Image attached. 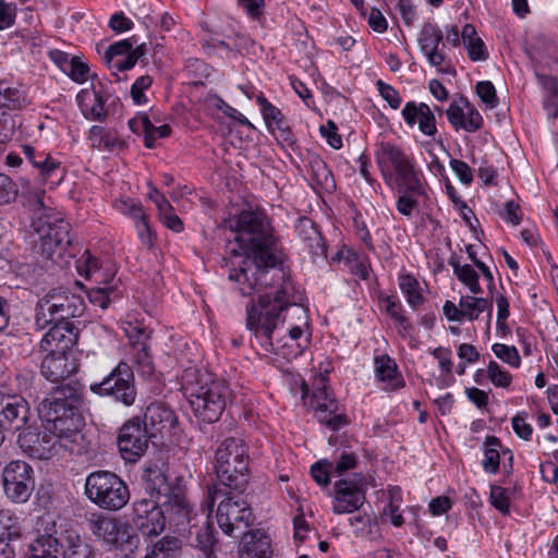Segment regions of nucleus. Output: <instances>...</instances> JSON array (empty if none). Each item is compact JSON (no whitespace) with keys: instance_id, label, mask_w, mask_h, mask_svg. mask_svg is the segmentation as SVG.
<instances>
[{"instance_id":"nucleus-62","label":"nucleus","mask_w":558,"mask_h":558,"mask_svg":"<svg viewBox=\"0 0 558 558\" xmlns=\"http://www.w3.org/2000/svg\"><path fill=\"white\" fill-rule=\"evenodd\" d=\"M376 86L380 96L389 104L392 109H398L400 107L402 99L399 93L391 85L386 84L383 81H377Z\"/></svg>"},{"instance_id":"nucleus-36","label":"nucleus","mask_w":558,"mask_h":558,"mask_svg":"<svg viewBox=\"0 0 558 558\" xmlns=\"http://www.w3.org/2000/svg\"><path fill=\"white\" fill-rule=\"evenodd\" d=\"M387 183L396 189L397 194L417 198L426 194V184L418 177H385Z\"/></svg>"},{"instance_id":"nucleus-3","label":"nucleus","mask_w":558,"mask_h":558,"mask_svg":"<svg viewBox=\"0 0 558 558\" xmlns=\"http://www.w3.org/2000/svg\"><path fill=\"white\" fill-rule=\"evenodd\" d=\"M181 390L196 418L203 423L217 422L231 401L228 383L196 367H187L181 376Z\"/></svg>"},{"instance_id":"nucleus-53","label":"nucleus","mask_w":558,"mask_h":558,"mask_svg":"<svg viewBox=\"0 0 558 558\" xmlns=\"http://www.w3.org/2000/svg\"><path fill=\"white\" fill-rule=\"evenodd\" d=\"M486 373L490 383L497 388H508L512 383V375L496 361L488 363Z\"/></svg>"},{"instance_id":"nucleus-55","label":"nucleus","mask_w":558,"mask_h":558,"mask_svg":"<svg viewBox=\"0 0 558 558\" xmlns=\"http://www.w3.org/2000/svg\"><path fill=\"white\" fill-rule=\"evenodd\" d=\"M20 534L17 518L12 517L9 511H0V538H19Z\"/></svg>"},{"instance_id":"nucleus-8","label":"nucleus","mask_w":558,"mask_h":558,"mask_svg":"<svg viewBox=\"0 0 558 558\" xmlns=\"http://www.w3.org/2000/svg\"><path fill=\"white\" fill-rule=\"evenodd\" d=\"M216 474L226 486L233 490H244L247 485L248 454L243 440L229 437L223 439L215 453Z\"/></svg>"},{"instance_id":"nucleus-16","label":"nucleus","mask_w":558,"mask_h":558,"mask_svg":"<svg viewBox=\"0 0 558 558\" xmlns=\"http://www.w3.org/2000/svg\"><path fill=\"white\" fill-rule=\"evenodd\" d=\"M2 483L5 496L13 502H26L34 489V470L25 461L14 460L2 470Z\"/></svg>"},{"instance_id":"nucleus-19","label":"nucleus","mask_w":558,"mask_h":558,"mask_svg":"<svg viewBox=\"0 0 558 558\" xmlns=\"http://www.w3.org/2000/svg\"><path fill=\"white\" fill-rule=\"evenodd\" d=\"M256 102L259 106L268 132L276 137L279 144L292 146L294 144V135L281 110L269 102L263 94L256 96Z\"/></svg>"},{"instance_id":"nucleus-27","label":"nucleus","mask_w":558,"mask_h":558,"mask_svg":"<svg viewBox=\"0 0 558 558\" xmlns=\"http://www.w3.org/2000/svg\"><path fill=\"white\" fill-rule=\"evenodd\" d=\"M374 373L386 391H396L405 385L402 375L398 372L396 362L387 354L375 356Z\"/></svg>"},{"instance_id":"nucleus-29","label":"nucleus","mask_w":558,"mask_h":558,"mask_svg":"<svg viewBox=\"0 0 558 558\" xmlns=\"http://www.w3.org/2000/svg\"><path fill=\"white\" fill-rule=\"evenodd\" d=\"M87 524L88 530L94 536L105 544L110 545L117 542L120 527L123 523L104 513H94L88 518Z\"/></svg>"},{"instance_id":"nucleus-4","label":"nucleus","mask_w":558,"mask_h":558,"mask_svg":"<svg viewBox=\"0 0 558 558\" xmlns=\"http://www.w3.org/2000/svg\"><path fill=\"white\" fill-rule=\"evenodd\" d=\"M291 293V282L276 286L275 290L263 292L257 303L246 307V327L266 351L276 349L274 333L281 326V315Z\"/></svg>"},{"instance_id":"nucleus-39","label":"nucleus","mask_w":558,"mask_h":558,"mask_svg":"<svg viewBox=\"0 0 558 558\" xmlns=\"http://www.w3.org/2000/svg\"><path fill=\"white\" fill-rule=\"evenodd\" d=\"M459 303L463 318L477 319L485 311H488V318H492V303L487 299L466 295L462 296Z\"/></svg>"},{"instance_id":"nucleus-48","label":"nucleus","mask_w":558,"mask_h":558,"mask_svg":"<svg viewBox=\"0 0 558 558\" xmlns=\"http://www.w3.org/2000/svg\"><path fill=\"white\" fill-rule=\"evenodd\" d=\"M125 336L128 337L132 349L148 344L150 339V330L138 322L126 320L123 326Z\"/></svg>"},{"instance_id":"nucleus-31","label":"nucleus","mask_w":558,"mask_h":558,"mask_svg":"<svg viewBox=\"0 0 558 558\" xmlns=\"http://www.w3.org/2000/svg\"><path fill=\"white\" fill-rule=\"evenodd\" d=\"M377 159L388 171L393 170L397 174H410L412 171L408 156L393 145L383 144L377 153Z\"/></svg>"},{"instance_id":"nucleus-1","label":"nucleus","mask_w":558,"mask_h":558,"mask_svg":"<svg viewBox=\"0 0 558 558\" xmlns=\"http://www.w3.org/2000/svg\"><path fill=\"white\" fill-rule=\"evenodd\" d=\"M229 259V280L243 296L275 290L276 286L290 283V279L276 253L274 260L266 258L265 252H244L231 248Z\"/></svg>"},{"instance_id":"nucleus-46","label":"nucleus","mask_w":558,"mask_h":558,"mask_svg":"<svg viewBox=\"0 0 558 558\" xmlns=\"http://www.w3.org/2000/svg\"><path fill=\"white\" fill-rule=\"evenodd\" d=\"M26 102L24 93L0 81V108L15 110L23 107Z\"/></svg>"},{"instance_id":"nucleus-24","label":"nucleus","mask_w":558,"mask_h":558,"mask_svg":"<svg viewBox=\"0 0 558 558\" xmlns=\"http://www.w3.org/2000/svg\"><path fill=\"white\" fill-rule=\"evenodd\" d=\"M401 114L409 126L417 124L418 130L424 135L433 136L436 134V119L428 105L409 101L403 107Z\"/></svg>"},{"instance_id":"nucleus-50","label":"nucleus","mask_w":558,"mask_h":558,"mask_svg":"<svg viewBox=\"0 0 558 558\" xmlns=\"http://www.w3.org/2000/svg\"><path fill=\"white\" fill-rule=\"evenodd\" d=\"M421 52L427 59V62L432 66H435L439 72L447 73V74L454 73V70L447 61L446 56L440 46L433 47V48H424V49H421Z\"/></svg>"},{"instance_id":"nucleus-9","label":"nucleus","mask_w":558,"mask_h":558,"mask_svg":"<svg viewBox=\"0 0 558 558\" xmlns=\"http://www.w3.org/2000/svg\"><path fill=\"white\" fill-rule=\"evenodd\" d=\"M27 558H97L95 549L75 531L60 537L53 533L38 534L28 545Z\"/></svg>"},{"instance_id":"nucleus-61","label":"nucleus","mask_w":558,"mask_h":558,"mask_svg":"<svg viewBox=\"0 0 558 558\" xmlns=\"http://www.w3.org/2000/svg\"><path fill=\"white\" fill-rule=\"evenodd\" d=\"M357 465V457L353 452H342L335 462L332 473L340 476L347 471L355 469Z\"/></svg>"},{"instance_id":"nucleus-23","label":"nucleus","mask_w":558,"mask_h":558,"mask_svg":"<svg viewBox=\"0 0 558 558\" xmlns=\"http://www.w3.org/2000/svg\"><path fill=\"white\" fill-rule=\"evenodd\" d=\"M446 114L448 121L456 130L461 129L472 133L481 129L483 124L481 113L464 98L460 102L450 104Z\"/></svg>"},{"instance_id":"nucleus-12","label":"nucleus","mask_w":558,"mask_h":558,"mask_svg":"<svg viewBox=\"0 0 558 558\" xmlns=\"http://www.w3.org/2000/svg\"><path fill=\"white\" fill-rule=\"evenodd\" d=\"M76 100L84 117L94 121H102L119 101L111 83L99 80L83 88Z\"/></svg>"},{"instance_id":"nucleus-11","label":"nucleus","mask_w":558,"mask_h":558,"mask_svg":"<svg viewBox=\"0 0 558 558\" xmlns=\"http://www.w3.org/2000/svg\"><path fill=\"white\" fill-rule=\"evenodd\" d=\"M85 495L99 508L114 511L122 509L130 499L126 484L109 471L90 473L85 482Z\"/></svg>"},{"instance_id":"nucleus-18","label":"nucleus","mask_w":558,"mask_h":558,"mask_svg":"<svg viewBox=\"0 0 558 558\" xmlns=\"http://www.w3.org/2000/svg\"><path fill=\"white\" fill-rule=\"evenodd\" d=\"M65 442L56 433H49L46 429L41 436L32 432H23L17 437L20 448L28 456L40 460L49 459L57 452L58 446L74 451V446L78 444L69 441L66 445Z\"/></svg>"},{"instance_id":"nucleus-59","label":"nucleus","mask_w":558,"mask_h":558,"mask_svg":"<svg viewBox=\"0 0 558 558\" xmlns=\"http://www.w3.org/2000/svg\"><path fill=\"white\" fill-rule=\"evenodd\" d=\"M476 93L481 100L488 108H496L498 105V98L496 96V89L492 82L482 81L476 84Z\"/></svg>"},{"instance_id":"nucleus-17","label":"nucleus","mask_w":558,"mask_h":558,"mask_svg":"<svg viewBox=\"0 0 558 558\" xmlns=\"http://www.w3.org/2000/svg\"><path fill=\"white\" fill-rule=\"evenodd\" d=\"M159 500L142 498L133 504L132 522L145 537L157 536L165 530L166 518Z\"/></svg>"},{"instance_id":"nucleus-21","label":"nucleus","mask_w":558,"mask_h":558,"mask_svg":"<svg viewBox=\"0 0 558 558\" xmlns=\"http://www.w3.org/2000/svg\"><path fill=\"white\" fill-rule=\"evenodd\" d=\"M44 335L39 347L46 353H68L76 342L77 333L71 322H53Z\"/></svg>"},{"instance_id":"nucleus-52","label":"nucleus","mask_w":558,"mask_h":558,"mask_svg":"<svg viewBox=\"0 0 558 558\" xmlns=\"http://www.w3.org/2000/svg\"><path fill=\"white\" fill-rule=\"evenodd\" d=\"M492 351L504 363L513 368H519L521 365V357L519 351L514 345H507L504 343H495L492 345Z\"/></svg>"},{"instance_id":"nucleus-47","label":"nucleus","mask_w":558,"mask_h":558,"mask_svg":"<svg viewBox=\"0 0 558 558\" xmlns=\"http://www.w3.org/2000/svg\"><path fill=\"white\" fill-rule=\"evenodd\" d=\"M444 35L441 29L432 22H425L417 35V44L421 49L433 48L441 45Z\"/></svg>"},{"instance_id":"nucleus-28","label":"nucleus","mask_w":558,"mask_h":558,"mask_svg":"<svg viewBox=\"0 0 558 558\" xmlns=\"http://www.w3.org/2000/svg\"><path fill=\"white\" fill-rule=\"evenodd\" d=\"M129 126L134 133H142L144 135V145L147 148L156 146L157 138L168 137L171 133V128L168 124L155 125L150 117L143 113L137 114L129 121Z\"/></svg>"},{"instance_id":"nucleus-41","label":"nucleus","mask_w":558,"mask_h":558,"mask_svg":"<svg viewBox=\"0 0 558 558\" xmlns=\"http://www.w3.org/2000/svg\"><path fill=\"white\" fill-rule=\"evenodd\" d=\"M353 533L357 537L374 538L378 534L376 520L366 513H357L349 519Z\"/></svg>"},{"instance_id":"nucleus-35","label":"nucleus","mask_w":558,"mask_h":558,"mask_svg":"<svg viewBox=\"0 0 558 558\" xmlns=\"http://www.w3.org/2000/svg\"><path fill=\"white\" fill-rule=\"evenodd\" d=\"M245 550L241 558H270V539L260 530H254L244 538Z\"/></svg>"},{"instance_id":"nucleus-57","label":"nucleus","mask_w":558,"mask_h":558,"mask_svg":"<svg viewBox=\"0 0 558 558\" xmlns=\"http://www.w3.org/2000/svg\"><path fill=\"white\" fill-rule=\"evenodd\" d=\"M65 74L76 83H84L92 78L90 70L78 57H73Z\"/></svg>"},{"instance_id":"nucleus-45","label":"nucleus","mask_w":558,"mask_h":558,"mask_svg":"<svg viewBox=\"0 0 558 558\" xmlns=\"http://www.w3.org/2000/svg\"><path fill=\"white\" fill-rule=\"evenodd\" d=\"M181 548V542L173 536H165L146 554L145 558H174Z\"/></svg>"},{"instance_id":"nucleus-43","label":"nucleus","mask_w":558,"mask_h":558,"mask_svg":"<svg viewBox=\"0 0 558 558\" xmlns=\"http://www.w3.org/2000/svg\"><path fill=\"white\" fill-rule=\"evenodd\" d=\"M449 264L452 266L453 274L459 281L468 287L472 294L477 295L483 292L478 282V275L471 265H460L458 262H450Z\"/></svg>"},{"instance_id":"nucleus-38","label":"nucleus","mask_w":558,"mask_h":558,"mask_svg":"<svg viewBox=\"0 0 558 558\" xmlns=\"http://www.w3.org/2000/svg\"><path fill=\"white\" fill-rule=\"evenodd\" d=\"M291 318H296V322H290V326L288 327L289 338L292 341H299L303 337V342L306 343L308 341L305 332L308 329V314L307 310L302 305H294L291 307Z\"/></svg>"},{"instance_id":"nucleus-34","label":"nucleus","mask_w":558,"mask_h":558,"mask_svg":"<svg viewBox=\"0 0 558 558\" xmlns=\"http://www.w3.org/2000/svg\"><path fill=\"white\" fill-rule=\"evenodd\" d=\"M144 416L145 420L143 423L146 424V427L148 428V426H150L156 432L170 429L173 427L175 422L173 411L162 403H151L147 407Z\"/></svg>"},{"instance_id":"nucleus-56","label":"nucleus","mask_w":558,"mask_h":558,"mask_svg":"<svg viewBox=\"0 0 558 558\" xmlns=\"http://www.w3.org/2000/svg\"><path fill=\"white\" fill-rule=\"evenodd\" d=\"M511 425L513 428V432L515 435L525 440L529 441L532 438L533 435V427L527 422V413L525 411L518 412L512 418H511Z\"/></svg>"},{"instance_id":"nucleus-60","label":"nucleus","mask_w":558,"mask_h":558,"mask_svg":"<svg viewBox=\"0 0 558 558\" xmlns=\"http://www.w3.org/2000/svg\"><path fill=\"white\" fill-rule=\"evenodd\" d=\"M153 78L149 75L140 76L131 87V96L136 105H144L147 98L144 94L151 86Z\"/></svg>"},{"instance_id":"nucleus-32","label":"nucleus","mask_w":558,"mask_h":558,"mask_svg":"<svg viewBox=\"0 0 558 558\" xmlns=\"http://www.w3.org/2000/svg\"><path fill=\"white\" fill-rule=\"evenodd\" d=\"M298 236L307 244L314 257H326V247L319 231L307 217H301L295 225Z\"/></svg>"},{"instance_id":"nucleus-64","label":"nucleus","mask_w":558,"mask_h":558,"mask_svg":"<svg viewBox=\"0 0 558 558\" xmlns=\"http://www.w3.org/2000/svg\"><path fill=\"white\" fill-rule=\"evenodd\" d=\"M19 194L16 184L11 177H0V204H7L14 201Z\"/></svg>"},{"instance_id":"nucleus-5","label":"nucleus","mask_w":558,"mask_h":558,"mask_svg":"<svg viewBox=\"0 0 558 558\" xmlns=\"http://www.w3.org/2000/svg\"><path fill=\"white\" fill-rule=\"evenodd\" d=\"M226 228L234 232L236 250L265 252L268 260H274L275 238L270 222L260 208H247L225 221Z\"/></svg>"},{"instance_id":"nucleus-22","label":"nucleus","mask_w":558,"mask_h":558,"mask_svg":"<svg viewBox=\"0 0 558 558\" xmlns=\"http://www.w3.org/2000/svg\"><path fill=\"white\" fill-rule=\"evenodd\" d=\"M365 501L363 489L355 482L340 480L335 483L332 510L337 514L352 513Z\"/></svg>"},{"instance_id":"nucleus-51","label":"nucleus","mask_w":558,"mask_h":558,"mask_svg":"<svg viewBox=\"0 0 558 558\" xmlns=\"http://www.w3.org/2000/svg\"><path fill=\"white\" fill-rule=\"evenodd\" d=\"M432 354L438 361L440 372L445 376V378L442 379L444 384H452L454 381V378L451 375L453 368L451 351L449 349L438 347L432 352Z\"/></svg>"},{"instance_id":"nucleus-33","label":"nucleus","mask_w":558,"mask_h":558,"mask_svg":"<svg viewBox=\"0 0 558 558\" xmlns=\"http://www.w3.org/2000/svg\"><path fill=\"white\" fill-rule=\"evenodd\" d=\"M500 440L495 436L486 437L484 441V459L482 465L485 472L496 474L499 470L500 457L508 456L509 465L512 466V452L509 449L501 450Z\"/></svg>"},{"instance_id":"nucleus-58","label":"nucleus","mask_w":558,"mask_h":558,"mask_svg":"<svg viewBox=\"0 0 558 558\" xmlns=\"http://www.w3.org/2000/svg\"><path fill=\"white\" fill-rule=\"evenodd\" d=\"M489 500L490 504L501 513L507 514L509 512L510 497L508 489L497 485L492 486Z\"/></svg>"},{"instance_id":"nucleus-15","label":"nucleus","mask_w":558,"mask_h":558,"mask_svg":"<svg viewBox=\"0 0 558 558\" xmlns=\"http://www.w3.org/2000/svg\"><path fill=\"white\" fill-rule=\"evenodd\" d=\"M150 436L146 424L138 416L128 420L117 437L121 458L129 463L137 462L147 451Z\"/></svg>"},{"instance_id":"nucleus-44","label":"nucleus","mask_w":558,"mask_h":558,"mask_svg":"<svg viewBox=\"0 0 558 558\" xmlns=\"http://www.w3.org/2000/svg\"><path fill=\"white\" fill-rule=\"evenodd\" d=\"M399 288L411 307L416 308L423 303L424 298L420 292V283L412 275H401L399 277Z\"/></svg>"},{"instance_id":"nucleus-13","label":"nucleus","mask_w":558,"mask_h":558,"mask_svg":"<svg viewBox=\"0 0 558 558\" xmlns=\"http://www.w3.org/2000/svg\"><path fill=\"white\" fill-rule=\"evenodd\" d=\"M310 405L315 411L319 423L337 430L348 424V418L340 403L329 392L325 376H317L313 383Z\"/></svg>"},{"instance_id":"nucleus-2","label":"nucleus","mask_w":558,"mask_h":558,"mask_svg":"<svg viewBox=\"0 0 558 558\" xmlns=\"http://www.w3.org/2000/svg\"><path fill=\"white\" fill-rule=\"evenodd\" d=\"M82 391L71 385L53 388L38 404V417L44 428L68 442H80L85 426L82 414Z\"/></svg>"},{"instance_id":"nucleus-30","label":"nucleus","mask_w":558,"mask_h":558,"mask_svg":"<svg viewBox=\"0 0 558 558\" xmlns=\"http://www.w3.org/2000/svg\"><path fill=\"white\" fill-rule=\"evenodd\" d=\"M134 43L131 38L120 40L108 47L104 60L111 70L125 71L134 66L131 50Z\"/></svg>"},{"instance_id":"nucleus-20","label":"nucleus","mask_w":558,"mask_h":558,"mask_svg":"<svg viewBox=\"0 0 558 558\" xmlns=\"http://www.w3.org/2000/svg\"><path fill=\"white\" fill-rule=\"evenodd\" d=\"M31 418L28 402L21 396H7L0 401V423L7 430H22Z\"/></svg>"},{"instance_id":"nucleus-14","label":"nucleus","mask_w":558,"mask_h":558,"mask_svg":"<svg viewBox=\"0 0 558 558\" xmlns=\"http://www.w3.org/2000/svg\"><path fill=\"white\" fill-rule=\"evenodd\" d=\"M90 391L98 396H110L130 407L136 398L134 375L125 362H120L100 383L92 384Z\"/></svg>"},{"instance_id":"nucleus-25","label":"nucleus","mask_w":558,"mask_h":558,"mask_svg":"<svg viewBox=\"0 0 558 558\" xmlns=\"http://www.w3.org/2000/svg\"><path fill=\"white\" fill-rule=\"evenodd\" d=\"M75 372L76 365L68 353H46L41 361L40 373L52 383L63 380Z\"/></svg>"},{"instance_id":"nucleus-63","label":"nucleus","mask_w":558,"mask_h":558,"mask_svg":"<svg viewBox=\"0 0 558 558\" xmlns=\"http://www.w3.org/2000/svg\"><path fill=\"white\" fill-rule=\"evenodd\" d=\"M138 240L141 244L150 250L154 246V235L148 223L147 217L135 222Z\"/></svg>"},{"instance_id":"nucleus-54","label":"nucleus","mask_w":558,"mask_h":558,"mask_svg":"<svg viewBox=\"0 0 558 558\" xmlns=\"http://www.w3.org/2000/svg\"><path fill=\"white\" fill-rule=\"evenodd\" d=\"M114 208L134 222L147 217L140 202L131 198H120L114 202Z\"/></svg>"},{"instance_id":"nucleus-49","label":"nucleus","mask_w":558,"mask_h":558,"mask_svg":"<svg viewBox=\"0 0 558 558\" xmlns=\"http://www.w3.org/2000/svg\"><path fill=\"white\" fill-rule=\"evenodd\" d=\"M132 360L137 367V372L143 376H150L154 373L155 367L150 355L149 343L132 349Z\"/></svg>"},{"instance_id":"nucleus-42","label":"nucleus","mask_w":558,"mask_h":558,"mask_svg":"<svg viewBox=\"0 0 558 558\" xmlns=\"http://www.w3.org/2000/svg\"><path fill=\"white\" fill-rule=\"evenodd\" d=\"M116 543H111L109 546H112L119 550H121L125 557L134 554L138 548V536L134 533L132 526L128 523H123L120 527L118 537Z\"/></svg>"},{"instance_id":"nucleus-26","label":"nucleus","mask_w":558,"mask_h":558,"mask_svg":"<svg viewBox=\"0 0 558 558\" xmlns=\"http://www.w3.org/2000/svg\"><path fill=\"white\" fill-rule=\"evenodd\" d=\"M94 283L87 295L90 301L96 306L105 310L108 307L109 303L119 296L118 284L114 282V274H93Z\"/></svg>"},{"instance_id":"nucleus-10","label":"nucleus","mask_w":558,"mask_h":558,"mask_svg":"<svg viewBox=\"0 0 558 558\" xmlns=\"http://www.w3.org/2000/svg\"><path fill=\"white\" fill-rule=\"evenodd\" d=\"M85 303L81 295L63 288L50 289L36 303L35 324L45 329L53 322H69L84 313Z\"/></svg>"},{"instance_id":"nucleus-7","label":"nucleus","mask_w":558,"mask_h":558,"mask_svg":"<svg viewBox=\"0 0 558 558\" xmlns=\"http://www.w3.org/2000/svg\"><path fill=\"white\" fill-rule=\"evenodd\" d=\"M43 195V191H36L29 196L34 213L32 226L38 235L35 248L45 258H52L54 253L70 243L69 223L59 213L45 205Z\"/></svg>"},{"instance_id":"nucleus-37","label":"nucleus","mask_w":558,"mask_h":558,"mask_svg":"<svg viewBox=\"0 0 558 558\" xmlns=\"http://www.w3.org/2000/svg\"><path fill=\"white\" fill-rule=\"evenodd\" d=\"M23 153L33 167L43 173L65 171L60 160L44 151H36L32 146H23Z\"/></svg>"},{"instance_id":"nucleus-6","label":"nucleus","mask_w":558,"mask_h":558,"mask_svg":"<svg viewBox=\"0 0 558 558\" xmlns=\"http://www.w3.org/2000/svg\"><path fill=\"white\" fill-rule=\"evenodd\" d=\"M244 490H227L217 486H208L207 498L204 504L208 514L213 512L218 500L216 520L219 527L229 536H238L254 523V515L250 502L243 496Z\"/></svg>"},{"instance_id":"nucleus-40","label":"nucleus","mask_w":558,"mask_h":558,"mask_svg":"<svg viewBox=\"0 0 558 558\" xmlns=\"http://www.w3.org/2000/svg\"><path fill=\"white\" fill-rule=\"evenodd\" d=\"M163 490V497L166 499L162 501V504L166 507V510L170 513H173L179 519L189 520L190 508L185 496L180 490L170 492L167 494L169 490L167 485H165Z\"/></svg>"}]
</instances>
